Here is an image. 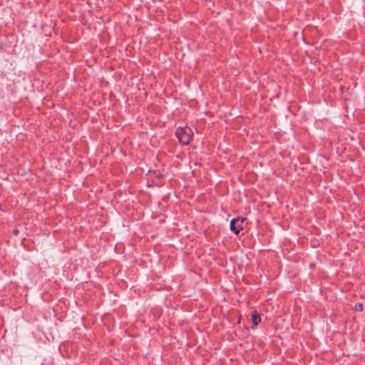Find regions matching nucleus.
Wrapping results in <instances>:
<instances>
[{
	"instance_id": "1",
	"label": "nucleus",
	"mask_w": 365,
	"mask_h": 365,
	"mask_svg": "<svg viewBox=\"0 0 365 365\" xmlns=\"http://www.w3.org/2000/svg\"><path fill=\"white\" fill-rule=\"evenodd\" d=\"M192 129L187 126L179 127L176 130L175 135L180 144L187 145L193 138Z\"/></svg>"
},
{
	"instance_id": "2",
	"label": "nucleus",
	"mask_w": 365,
	"mask_h": 365,
	"mask_svg": "<svg viewBox=\"0 0 365 365\" xmlns=\"http://www.w3.org/2000/svg\"><path fill=\"white\" fill-rule=\"evenodd\" d=\"M244 221L245 218H233L230 222V230L235 235H238L243 230L242 224Z\"/></svg>"
},
{
	"instance_id": "3",
	"label": "nucleus",
	"mask_w": 365,
	"mask_h": 365,
	"mask_svg": "<svg viewBox=\"0 0 365 365\" xmlns=\"http://www.w3.org/2000/svg\"><path fill=\"white\" fill-rule=\"evenodd\" d=\"M252 320L254 326L258 325L261 321L260 315L256 311L252 314Z\"/></svg>"
},
{
	"instance_id": "4",
	"label": "nucleus",
	"mask_w": 365,
	"mask_h": 365,
	"mask_svg": "<svg viewBox=\"0 0 365 365\" xmlns=\"http://www.w3.org/2000/svg\"><path fill=\"white\" fill-rule=\"evenodd\" d=\"M355 309L356 311L361 312L363 310V305L361 303H357L355 305Z\"/></svg>"
},
{
	"instance_id": "5",
	"label": "nucleus",
	"mask_w": 365,
	"mask_h": 365,
	"mask_svg": "<svg viewBox=\"0 0 365 365\" xmlns=\"http://www.w3.org/2000/svg\"><path fill=\"white\" fill-rule=\"evenodd\" d=\"M153 174L155 175V177L157 178L160 179V178H163V175L161 173H156V172L154 171Z\"/></svg>"
},
{
	"instance_id": "6",
	"label": "nucleus",
	"mask_w": 365,
	"mask_h": 365,
	"mask_svg": "<svg viewBox=\"0 0 365 365\" xmlns=\"http://www.w3.org/2000/svg\"><path fill=\"white\" fill-rule=\"evenodd\" d=\"M13 233H14L15 235H18V233H19V230H18L17 229H14V230H13Z\"/></svg>"
}]
</instances>
